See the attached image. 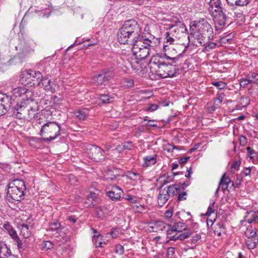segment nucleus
I'll return each instance as SVG.
<instances>
[{
  "mask_svg": "<svg viewBox=\"0 0 258 258\" xmlns=\"http://www.w3.org/2000/svg\"><path fill=\"white\" fill-rule=\"evenodd\" d=\"M233 37V36H232L231 37H230V36H226L225 37H224L221 39V42L222 43H226V42L228 43L229 41L232 39V38Z\"/></svg>",
  "mask_w": 258,
  "mask_h": 258,
  "instance_id": "59",
  "label": "nucleus"
},
{
  "mask_svg": "<svg viewBox=\"0 0 258 258\" xmlns=\"http://www.w3.org/2000/svg\"><path fill=\"white\" fill-rule=\"evenodd\" d=\"M157 155L156 154H154L143 157L142 166L145 168L154 165L157 162Z\"/></svg>",
  "mask_w": 258,
  "mask_h": 258,
  "instance_id": "22",
  "label": "nucleus"
},
{
  "mask_svg": "<svg viewBox=\"0 0 258 258\" xmlns=\"http://www.w3.org/2000/svg\"><path fill=\"white\" fill-rule=\"evenodd\" d=\"M114 252L119 255H122L124 253L123 246L120 244H117L115 246Z\"/></svg>",
  "mask_w": 258,
  "mask_h": 258,
  "instance_id": "50",
  "label": "nucleus"
},
{
  "mask_svg": "<svg viewBox=\"0 0 258 258\" xmlns=\"http://www.w3.org/2000/svg\"><path fill=\"white\" fill-rule=\"evenodd\" d=\"M118 231L115 229L113 230L112 231H110L109 232V234L111 235V236L112 238H115L118 236Z\"/></svg>",
  "mask_w": 258,
  "mask_h": 258,
  "instance_id": "63",
  "label": "nucleus"
},
{
  "mask_svg": "<svg viewBox=\"0 0 258 258\" xmlns=\"http://www.w3.org/2000/svg\"><path fill=\"white\" fill-rule=\"evenodd\" d=\"M38 108L35 105L34 107L28 106L27 112V120L31 121L33 119L38 113Z\"/></svg>",
  "mask_w": 258,
  "mask_h": 258,
  "instance_id": "28",
  "label": "nucleus"
},
{
  "mask_svg": "<svg viewBox=\"0 0 258 258\" xmlns=\"http://www.w3.org/2000/svg\"><path fill=\"white\" fill-rule=\"evenodd\" d=\"M53 247V244L49 241H44L43 243V248L48 250Z\"/></svg>",
  "mask_w": 258,
  "mask_h": 258,
  "instance_id": "55",
  "label": "nucleus"
},
{
  "mask_svg": "<svg viewBox=\"0 0 258 258\" xmlns=\"http://www.w3.org/2000/svg\"><path fill=\"white\" fill-rule=\"evenodd\" d=\"M132 51L137 59H144L151 53L150 49L143 43V38L132 45Z\"/></svg>",
  "mask_w": 258,
  "mask_h": 258,
  "instance_id": "7",
  "label": "nucleus"
},
{
  "mask_svg": "<svg viewBox=\"0 0 258 258\" xmlns=\"http://www.w3.org/2000/svg\"><path fill=\"white\" fill-rule=\"evenodd\" d=\"M245 236L250 238H255L256 232L251 228H247L245 232Z\"/></svg>",
  "mask_w": 258,
  "mask_h": 258,
  "instance_id": "46",
  "label": "nucleus"
},
{
  "mask_svg": "<svg viewBox=\"0 0 258 258\" xmlns=\"http://www.w3.org/2000/svg\"><path fill=\"white\" fill-rule=\"evenodd\" d=\"M42 85L44 89L53 93L55 91V85L48 77L43 78L40 79V86Z\"/></svg>",
  "mask_w": 258,
  "mask_h": 258,
  "instance_id": "16",
  "label": "nucleus"
},
{
  "mask_svg": "<svg viewBox=\"0 0 258 258\" xmlns=\"http://www.w3.org/2000/svg\"><path fill=\"white\" fill-rule=\"evenodd\" d=\"M120 29L137 34H141V29L139 25L134 20L126 21Z\"/></svg>",
  "mask_w": 258,
  "mask_h": 258,
  "instance_id": "12",
  "label": "nucleus"
},
{
  "mask_svg": "<svg viewBox=\"0 0 258 258\" xmlns=\"http://www.w3.org/2000/svg\"><path fill=\"white\" fill-rule=\"evenodd\" d=\"M112 77L113 73L112 72H106L95 76L93 78V82L96 85L102 84L110 80Z\"/></svg>",
  "mask_w": 258,
  "mask_h": 258,
  "instance_id": "14",
  "label": "nucleus"
},
{
  "mask_svg": "<svg viewBox=\"0 0 258 258\" xmlns=\"http://www.w3.org/2000/svg\"><path fill=\"white\" fill-rule=\"evenodd\" d=\"M15 241H16L18 248L19 249H22L23 248V244L22 243L21 240L20 239L19 236L17 235V234L16 235H15L13 237H12Z\"/></svg>",
  "mask_w": 258,
  "mask_h": 258,
  "instance_id": "49",
  "label": "nucleus"
},
{
  "mask_svg": "<svg viewBox=\"0 0 258 258\" xmlns=\"http://www.w3.org/2000/svg\"><path fill=\"white\" fill-rule=\"evenodd\" d=\"M89 113V110L88 108H84L76 112L75 115L80 120H85L88 117Z\"/></svg>",
  "mask_w": 258,
  "mask_h": 258,
  "instance_id": "29",
  "label": "nucleus"
},
{
  "mask_svg": "<svg viewBox=\"0 0 258 258\" xmlns=\"http://www.w3.org/2000/svg\"><path fill=\"white\" fill-rule=\"evenodd\" d=\"M239 141L240 146L244 147L247 143V139L245 136L241 135L239 138Z\"/></svg>",
  "mask_w": 258,
  "mask_h": 258,
  "instance_id": "52",
  "label": "nucleus"
},
{
  "mask_svg": "<svg viewBox=\"0 0 258 258\" xmlns=\"http://www.w3.org/2000/svg\"><path fill=\"white\" fill-rule=\"evenodd\" d=\"M190 36L188 39L193 38L196 40L195 45L198 44L202 45L206 40L210 41L213 38V30L207 19L201 18L198 20L194 21L190 25Z\"/></svg>",
  "mask_w": 258,
  "mask_h": 258,
  "instance_id": "1",
  "label": "nucleus"
},
{
  "mask_svg": "<svg viewBox=\"0 0 258 258\" xmlns=\"http://www.w3.org/2000/svg\"><path fill=\"white\" fill-rule=\"evenodd\" d=\"M258 243V239L256 238H250L246 241V244L249 249H253Z\"/></svg>",
  "mask_w": 258,
  "mask_h": 258,
  "instance_id": "40",
  "label": "nucleus"
},
{
  "mask_svg": "<svg viewBox=\"0 0 258 258\" xmlns=\"http://www.w3.org/2000/svg\"><path fill=\"white\" fill-rule=\"evenodd\" d=\"M118 172L119 171L116 169H114L112 170H109L106 172L104 175L105 178L107 180H114L119 176Z\"/></svg>",
  "mask_w": 258,
  "mask_h": 258,
  "instance_id": "31",
  "label": "nucleus"
},
{
  "mask_svg": "<svg viewBox=\"0 0 258 258\" xmlns=\"http://www.w3.org/2000/svg\"><path fill=\"white\" fill-rule=\"evenodd\" d=\"M92 240L96 247H103L102 242V236L100 234L95 235L92 238Z\"/></svg>",
  "mask_w": 258,
  "mask_h": 258,
  "instance_id": "39",
  "label": "nucleus"
},
{
  "mask_svg": "<svg viewBox=\"0 0 258 258\" xmlns=\"http://www.w3.org/2000/svg\"><path fill=\"white\" fill-rule=\"evenodd\" d=\"M217 17H218L219 19L216 20V23L221 27L224 26L226 24L227 18L226 13H224L222 14H219Z\"/></svg>",
  "mask_w": 258,
  "mask_h": 258,
  "instance_id": "37",
  "label": "nucleus"
},
{
  "mask_svg": "<svg viewBox=\"0 0 258 258\" xmlns=\"http://www.w3.org/2000/svg\"><path fill=\"white\" fill-rule=\"evenodd\" d=\"M132 208L135 212H141L144 209L143 207L141 204L134 205Z\"/></svg>",
  "mask_w": 258,
  "mask_h": 258,
  "instance_id": "58",
  "label": "nucleus"
},
{
  "mask_svg": "<svg viewBox=\"0 0 258 258\" xmlns=\"http://www.w3.org/2000/svg\"><path fill=\"white\" fill-rule=\"evenodd\" d=\"M212 84L219 90L223 89L226 86V84L222 81L213 82Z\"/></svg>",
  "mask_w": 258,
  "mask_h": 258,
  "instance_id": "47",
  "label": "nucleus"
},
{
  "mask_svg": "<svg viewBox=\"0 0 258 258\" xmlns=\"http://www.w3.org/2000/svg\"><path fill=\"white\" fill-rule=\"evenodd\" d=\"M214 228L215 233H217L218 235H220L223 231V227L222 224H216L214 225Z\"/></svg>",
  "mask_w": 258,
  "mask_h": 258,
  "instance_id": "48",
  "label": "nucleus"
},
{
  "mask_svg": "<svg viewBox=\"0 0 258 258\" xmlns=\"http://www.w3.org/2000/svg\"><path fill=\"white\" fill-rule=\"evenodd\" d=\"M26 186L23 180L15 179L8 184L6 199L10 203L21 201L24 199Z\"/></svg>",
  "mask_w": 258,
  "mask_h": 258,
  "instance_id": "3",
  "label": "nucleus"
},
{
  "mask_svg": "<svg viewBox=\"0 0 258 258\" xmlns=\"http://www.w3.org/2000/svg\"><path fill=\"white\" fill-rule=\"evenodd\" d=\"M138 59L136 58L134 59H132V61L130 62V64L132 69L135 71L136 72L139 73L142 71V67L141 64L138 61Z\"/></svg>",
  "mask_w": 258,
  "mask_h": 258,
  "instance_id": "35",
  "label": "nucleus"
},
{
  "mask_svg": "<svg viewBox=\"0 0 258 258\" xmlns=\"http://www.w3.org/2000/svg\"><path fill=\"white\" fill-rule=\"evenodd\" d=\"M158 108V105L155 104H151L148 107H147L146 110L148 111H154Z\"/></svg>",
  "mask_w": 258,
  "mask_h": 258,
  "instance_id": "56",
  "label": "nucleus"
},
{
  "mask_svg": "<svg viewBox=\"0 0 258 258\" xmlns=\"http://www.w3.org/2000/svg\"><path fill=\"white\" fill-rule=\"evenodd\" d=\"M21 233L25 238H27L30 235V230L27 224L23 223L19 226Z\"/></svg>",
  "mask_w": 258,
  "mask_h": 258,
  "instance_id": "32",
  "label": "nucleus"
},
{
  "mask_svg": "<svg viewBox=\"0 0 258 258\" xmlns=\"http://www.w3.org/2000/svg\"><path fill=\"white\" fill-rule=\"evenodd\" d=\"M150 68L161 78L173 77L176 74L175 66H170L167 60L161 57V54H156L150 60Z\"/></svg>",
  "mask_w": 258,
  "mask_h": 258,
  "instance_id": "2",
  "label": "nucleus"
},
{
  "mask_svg": "<svg viewBox=\"0 0 258 258\" xmlns=\"http://www.w3.org/2000/svg\"><path fill=\"white\" fill-rule=\"evenodd\" d=\"M33 93L31 91L27 89V92H25L24 96L22 97V99L26 101H34V98L32 96Z\"/></svg>",
  "mask_w": 258,
  "mask_h": 258,
  "instance_id": "42",
  "label": "nucleus"
},
{
  "mask_svg": "<svg viewBox=\"0 0 258 258\" xmlns=\"http://www.w3.org/2000/svg\"><path fill=\"white\" fill-rule=\"evenodd\" d=\"M187 29L184 24L180 21L172 25L166 34V42L170 45L175 44L183 34L186 33Z\"/></svg>",
  "mask_w": 258,
  "mask_h": 258,
  "instance_id": "4",
  "label": "nucleus"
},
{
  "mask_svg": "<svg viewBox=\"0 0 258 258\" xmlns=\"http://www.w3.org/2000/svg\"><path fill=\"white\" fill-rule=\"evenodd\" d=\"M169 196L165 193V190L160 191L158 196V204L160 207H163L168 201Z\"/></svg>",
  "mask_w": 258,
  "mask_h": 258,
  "instance_id": "27",
  "label": "nucleus"
},
{
  "mask_svg": "<svg viewBox=\"0 0 258 258\" xmlns=\"http://www.w3.org/2000/svg\"><path fill=\"white\" fill-rule=\"evenodd\" d=\"M142 38L141 35L120 29L117 32V40L120 44L132 45Z\"/></svg>",
  "mask_w": 258,
  "mask_h": 258,
  "instance_id": "6",
  "label": "nucleus"
},
{
  "mask_svg": "<svg viewBox=\"0 0 258 258\" xmlns=\"http://www.w3.org/2000/svg\"><path fill=\"white\" fill-rule=\"evenodd\" d=\"M35 43L32 40L26 39L24 41L23 43L21 42L20 48L18 46H15L17 50H20V54L21 57H25L32 54L34 52Z\"/></svg>",
  "mask_w": 258,
  "mask_h": 258,
  "instance_id": "9",
  "label": "nucleus"
},
{
  "mask_svg": "<svg viewBox=\"0 0 258 258\" xmlns=\"http://www.w3.org/2000/svg\"><path fill=\"white\" fill-rule=\"evenodd\" d=\"M246 151L248 156L251 160H253L255 158L257 157V154L251 147H247Z\"/></svg>",
  "mask_w": 258,
  "mask_h": 258,
  "instance_id": "43",
  "label": "nucleus"
},
{
  "mask_svg": "<svg viewBox=\"0 0 258 258\" xmlns=\"http://www.w3.org/2000/svg\"><path fill=\"white\" fill-rule=\"evenodd\" d=\"M184 232L181 234H180L178 235V239L180 240H183L186 238H188L191 235V232L189 230H187V229L185 230H184Z\"/></svg>",
  "mask_w": 258,
  "mask_h": 258,
  "instance_id": "44",
  "label": "nucleus"
},
{
  "mask_svg": "<svg viewBox=\"0 0 258 258\" xmlns=\"http://www.w3.org/2000/svg\"><path fill=\"white\" fill-rule=\"evenodd\" d=\"M99 99L103 103H110L113 101L114 97L107 94H100Z\"/></svg>",
  "mask_w": 258,
  "mask_h": 258,
  "instance_id": "38",
  "label": "nucleus"
},
{
  "mask_svg": "<svg viewBox=\"0 0 258 258\" xmlns=\"http://www.w3.org/2000/svg\"><path fill=\"white\" fill-rule=\"evenodd\" d=\"M125 199L132 203H137V199L134 196L127 195L125 196Z\"/></svg>",
  "mask_w": 258,
  "mask_h": 258,
  "instance_id": "54",
  "label": "nucleus"
},
{
  "mask_svg": "<svg viewBox=\"0 0 258 258\" xmlns=\"http://www.w3.org/2000/svg\"><path fill=\"white\" fill-rule=\"evenodd\" d=\"M31 70H25L22 72L20 75V81L22 84L26 86L31 85Z\"/></svg>",
  "mask_w": 258,
  "mask_h": 258,
  "instance_id": "20",
  "label": "nucleus"
},
{
  "mask_svg": "<svg viewBox=\"0 0 258 258\" xmlns=\"http://www.w3.org/2000/svg\"><path fill=\"white\" fill-rule=\"evenodd\" d=\"M31 77L32 86H40V79L42 78V75L39 72L31 70Z\"/></svg>",
  "mask_w": 258,
  "mask_h": 258,
  "instance_id": "25",
  "label": "nucleus"
},
{
  "mask_svg": "<svg viewBox=\"0 0 258 258\" xmlns=\"http://www.w3.org/2000/svg\"><path fill=\"white\" fill-rule=\"evenodd\" d=\"M122 147L124 149H127L128 150H131L133 147L134 144L132 142H125L122 144Z\"/></svg>",
  "mask_w": 258,
  "mask_h": 258,
  "instance_id": "53",
  "label": "nucleus"
},
{
  "mask_svg": "<svg viewBox=\"0 0 258 258\" xmlns=\"http://www.w3.org/2000/svg\"><path fill=\"white\" fill-rule=\"evenodd\" d=\"M1 258H17L14 255L12 254L9 251H7L6 254H4L3 256Z\"/></svg>",
  "mask_w": 258,
  "mask_h": 258,
  "instance_id": "64",
  "label": "nucleus"
},
{
  "mask_svg": "<svg viewBox=\"0 0 258 258\" xmlns=\"http://www.w3.org/2000/svg\"><path fill=\"white\" fill-rule=\"evenodd\" d=\"M25 107L24 104H17L13 109V116L19 119H23L24 116L22 115L24 114V111Z\"/></svg>",
  "mask_w": 258,
  "mask_h": 258,
  "instance_id": "24",
  "label": "nucleus"
},
{
  "mask_svg": "<svg viewBox=\"0 0 258 258\" xmlns=\"http://www.w3.org/2000/svg\"><path fill=\"white\" fill-rule=\"evenodd\" d=\"M123 177L124 178V180H127L128 179H133L134 180H136L139 179L140 175L138 173L132 172L130 173L128 175L124 176Z\"/></svg>",
  "mask_w": 258,
  "mask_h": 258,
  "instance_id": "45",
  "label": "nucleus"
},
{
  "mask_svg": "<svg viewBox=\"0 0 258 258\" xmlns=\"http://www.w3.org/2000/svg\"><path fill=\"white\" fill-rule=\"evenodd\" d=\"M165 217L166 218H170L173 215V211L171 209H169L166 211L164 214Z\"/></svg>",
  "mask_w": 258,
  "mask_h": 258,
  "instance_id": "60",
  "label": "nucleus"
},
{
  "mask_svg": "<svg viewBox=\"0 0 258 258\" xmlns=\"http://www.w3.org/2000/svg\"><path fill=\"white\" fill-rule=\"evenodd\" d=\"M179 172L173 173L172 176H164L160 178L161 186H163L173 180L174 177L178 174Z\"/></svg>",
  "mask_w": 258,
  "mask_h": 258,
  "instance_id": "34",
  "label": "nucleus"
},
{
  "mask_svg": "<svg viewBox=\"0 0 258 258\" xmlns=\"http://www.w3.org/2000/svg\"><path fill=\"white\" fill-rule=\"evenodd\" d=\"M178 149V147L172 145H169L168 146L164 148V150H166L168 152H172L174 149Z\"/></svg>",
  "mask_w": 258,
  "mask_h": 258,
  "instance_id": "57",
  "label": "nucleus"
},
{
  "mask_svg": "<svg viewBox=\"0 0 258 258\" xmlns=\"http://www.w3.org/2000/svg\"><path fill=\"white\" fill-rule=\"evenodd\" d=\"M187 229V226L186 224L182 222H177L175 223L172 227H169L167 228V234H171L173 231L180 232L182 230H185Z\"/></svg>",
  "mask_w": 258,
  "mask_h": 258,
  "instance_id": "21",
  "label": "nucleus"
},
{
  "mask_svg": "<svg viewBox=\"0 0 258 258\" xmlns=\"http://www.w3.org/2000/svg\"><path fill=\"white\" fill-rule=\"evenodd\" d=\"M186 192L185 191H183L182 193L180 194L178 196V199L179 201H183L186 199Z\"/></svg>",
  "mask_w": 258,
  "mask_h": 258,
  "instance_id": "62",
  "label": "nucleus"
},
{
  "mask_svg": "<svg viewBox=\"0 0 258 258\" xmlns=\"http://www.w3.org/2000/svg\"><path fill=\"white\" fill-rule=\"evenodd\" d=\"M164 53L161 55V57L170 66H176L179 59L178 53L173 46L164 45L163 46Z\"/></svg>",
  "mask_w": 258,
  "mask_h": 258,
  "instance_id": "8",
  "label": "nucleus"
},
{
  "mask_svg": "<svg viewBox=\"0 0 258 258\" xmlns=\"http://www.w3.org/2000/svg\"><path fill=\"white\" fill-rule=\"evenodd\" d=\"M209 10L211 15L215 18L218 15L226 12V10L222 8L220 0H211L209 2Z\"/></svg>",
  "mask_w": 258,
  "mask_h": 258,
  "instance_id": "11",
  "label": "nucleus"
},
{
  "mask_svg": "<svg viewBox=\"0 0 258 258\" xmlns=\"http://www.w3.org/2000/svg\"><path fill=\"white\" fill-rule=\"evenodd\" d=\"M101 201L98 194L91 192L87 196L86 203L89 206H96L100 203Z\"/></svg>",
  "mask_w": 258,
  "mask_h": 258,
  "instance_id": "19",
  "label": "nucleus"
},
{
  "mask_svg": "<svg viewBox=\"0 0 258 258\" xmlns=\"http://www.w3.org/2000/svg\"><path fill=\"white\" fill-rule=\"evenodd\" d=\"M166 227H168V228H169V227H171V225H167L162 221H158L154 223L152 225L150 226V228L152 229V232H159L164 230Z\"/></svg>",
  "mask_w": 258,
  "mask_h": 258,
  "instance_id": "23",
  "label": "nucleus"
},
{
  "mask_svg": "<svg viewBox=\"0 0 258 258\" xmlns=\"http://www.w3.org/2000/svg\"><path fill=\"white\" fill-rule=\"evenodd\" d=\"M233 181L224 174L219 182V186L215 191V195H217L220 187H221L222 191L224 192L226 190H229V188L233 187Z\"/></svg>",
  "mask_w": 258,
  "mask_h": 258,
  "instance_id": "13",
  "label": "nucleus"
},
{
  "mask_svg": "<svg viewBox=\"0 0 258 258\" xmlns=\"http://www.w3.org/2000/svg\"><path fill=\"white\" fill-rule=\"evenodd\" d=\"M178 188L175 185H171L168 187L167 190H165V193L169 196H173L177 192Z\"/></svg>",
  "mask_w": 258,
  "mask_h": 258,
  "instance_id": "41",
  "label": "nucleus"
},
{
  "mask_svg": "<svg viewBox=\"0 0 258 258\" xmlns=\"http://www.w3.org/2000/svg\"><path fill=\"white\" fill-rule=\"evenodd\" d=\"M228 4L232 7H242L246 6L249 3V0H226Z\"/></svg>",
  "mask_w": 258,
  "mask_h": 258,
  "instance_id": "30",
  "label": "nucleus"
},
{
  "mask_svg": "<svg viewBox=\"0 0 258 258\" xmlns=\"http://www.w3.org/2000/svg\"><path fill=\"white\" fill-rule=\"evenodd\" d=\"M89 157L97 162L101 161L105 158L104 151L100 147L90 145L87 148Z\"/></svg>",
  "mask_w": 258,
  "mask_h": 258,
  "instance_id": "10",
  "label": "nucleus"
},
{
  "mask_svg": "<svg viewBox=\"0 0 258 258\" xmlns=\"http://www.w3.org/2000/svg\"><path fill=\"white\" fill-rule=\"evenodd\" d=\"M3 227L6 230L11 237H13L15 235L17 234L16 231L13 228L12 226L8 222L4 223Z\"/></svg>",
  "mask_w": 258,
  "mask_h": 258,
  "instance_id": "36",
  "label": "nucleus"
},
{
  "mask_svg": "<svg viewBox=\"0 0 258 258\" xmlns=\"http://www.w3.org/2000/svg\"><path fill=\"white\" fill-rule=\"evenodd\" d=\"M251 81H250L245 78L241 79L240 80V85L241 87L245 88L247 85L251 83Z\"/></svg>",
  "mask_w": 258,
  "mask_h": 258,
  "instance_id": "51",
  "label": "nucleus"
},
{
  "mask_svg": "<svg viewBox=\"0 0 258 258\" xmlns=\"http://www.w3.org/2000/svg\"><path fill=\"white\" fill-rule=\"evenodd\" d=\"M123 191L118 186H115L106 192L107 196L112 201H117L120 200Z\"/></svg>",
  "mask_w": 258,
  "mask_h": 258,
  "instance_id": "18",
  "label": "nucleus"
},
{
  "mask_svg": "<svg viewBox=\"0 0 258 258\" xmlns=\"http://www.w3.org/2000/svg\"><path fill=\"white\" fill-rule=\"evenodd\" d=\"M143 43L147 47L150 49L152 53L153 51H156L158 50V45L160 44V40L158 38H153V40L149 39H143Z\"/></svg>",
  "mask_w": 258,
  "mask_h": 258,
  "instance_id": "17",
  "label": "nucleus"
},
{
  "mask_svg": "<svg viewBox=\"0 0 258 258\" xmlns=\"http://www.w3.org/2000/svg\"><path fill=\"white\" fill-rule=\"evenodd\" d=\"M27 92V88L25 87H19L14 88L12 90V94L15 97H21L22 98L25 92Z\"/></svg>",
  "mask_w": 258,
  "mask_h": 258,
  "instance_id": "33",
  "label": "nucleus"
},
{
  "mask_svg": "<svg viewBox=\"0 0 258 258\" xmlns=\"http://www.w3.org/2000/svg\"><path fill=\"white\" fill-rule=\"evenodd\" d=\"M11 99V97L7 94L1 92V106L3 107V109L5 110L1 111V116L10 109Z\"/></svg>",
  "mask_w": 258,
  "mask_h": 258,
  "instance_id": "15",
  "label": "nucleus"
},
{
  "mask_svg": "<svg viewBox=\"0 0 258 258\" xmlns=\"http://www.w3.org/2000/svg\"><path fill=\"white\" fill-rule=\"evenodd\" d=\"M245 221L248 223H251L253 222H258V210L256 211L247 212V215L245 217Z\"/></svg>",
  "mask_w": 258,
  "mask_h": 258,
  "instance_id": "26",
  "label": "nucleus"
},
{
  "mask_svg": "<svg viewBox=\"0 0 258 258\" xmlns=\"http://www.w3.org/2000/svg\"><path fill=\"white\" fill-rule=\"evenodd\" d=\"M61 127L56 122H48L45 123L41 127L40 135H49L48 138H42L41 140L43 142H49L55 140L60 135Z\"/></svg>",
  "mask_w": 258,
  "mask_h": 258,
  "instance_id": "5",
  "label": "nucleus"
},
{
  "mask_svg": "<svg viewBox=\"0 0 258 258\" xmlns=\"http://www.w3.org/2000/svg\"><path fill=\"white\" fill-rule=\"evenodd\" d=\"M240 163H241V162L239 161H235L231 165L232 169H233L234 170H237L240 165Z\"/></svg>",
  "mask_w": 258,
  "mask_h": 258,
  "instance_id": "61",
  "label": "nucleus"
}]
</instances>
